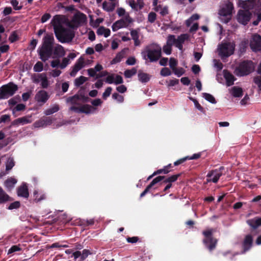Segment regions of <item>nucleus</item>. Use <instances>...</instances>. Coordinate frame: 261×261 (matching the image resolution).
<instances>
[{"instance_id": "393cba45", "label": "nucleus", "mask_w": 261, "mask_h": 261, "mask_svg": "<svg viewBox=\"0 0 261 261\" xmlns=\"http://www.w3.org/2000/svg\"><path fill=\"white\" fill-rule=\"evenodd\" d=\"M230 93L234 97H240L243 96V89L242 88L234 86L229 90Z\"/></svg>"}, {"instance_id": "603ef678", "label": "nucleus", "mask_w": 261, "mask_h": 261, "mask_svg": "<svg viewBox=\"0 0 261 261\" xmlns=\"http://www.w3.org/2000/svg\"><path fill=\"white\" fill-rule=\"evenodd\" d=\"M156 18V15L154 12H150L149 13L148 15V20L150 23H153L154 22Z\"/></svg>"}, {"instance_id": "58836bf2", "label": "nucleus", "mask_w": 261, "mask_h": 261, "mask_svg": "<svg viewBox=\"0 0 261 261\" xmlns=\"http://www.w3.org/2000/svg\"><path fill=\"white\" fill-rule=\"evenodd\" d=\"M88 79L84 76H81L78 78H76L74 81V85L76 87H79L81 85L83 84Z\"/></svg>"}, {"instance_id": "412c9836", "label": "nucleus", "mask_w": 261, "mask_h": 261, "mask_svg": "<svg viewBox=\"0 0 261 261\" xmlns=\"http://www.w3.org/2000/svg\"><path fill=\"white\" fill-rule=\"evenodd\" d=\"M224 77L226 80V84L227 86H230L234 84L236 80L235 77L228 70H224L223 71Z\"/></svg>"}, {"instance_id": "2f4dec72", "label": "nucleus", "mask_w": 261, "mask_h": 261, "mask_svg": "<svg viewBox=\"0 0 261 261\" xmlns=\"http://www.w3.org/2000/svg\"><path fill=\"white\" fill-rule=\"evenodd\" d=\"M95 109L89 105H84L81 107V113L90 114L93 113Z\"/></svg>"}, {"instance_id": "4be33fe9", "label": "nucleus", "mask_w": 261, "mask_h": 261, "mask_svg": "<svg viewBox=\"0 0 261 261\" xmlns=\"http://www.w3.org/2000/svg\"><path fill=\"white\" fill-rule=\"evenodd\" d=\"M46 198V195L42 191L38 190H34L33 192V200L35 202H39L45 199Z\"/></svg>"}, {"instance_id": "b1692460", "label": "nucleus", "mask_w": 261, "mask_h": 261, "mask_svg": "<svg viewBox=\"0 0 261 261\" xmlns=\"http://www.w3.org/2000/svg\"><path fill=\"white\" fill-rule=\"evenodd\" d=\"M129 5L132 9L138 11L142 9L144 7L143 0H137V2L134 0H132L129 2Z\"/></svg>"}, {"instance_id": "c03bdc74", "label": "nucleus", "mask_w": 261, "mask_h": 261, "mask_svg": "<svg viewBox=\"0 0 261 261\" xmlns=\"http://www.w3.org/2000/svg\"><path fill=\"white\" fill-rule=\"evenodd\" d=\"M20 206V202L18 201H16L14 202L11 203L8 206V208L9 210H12L13 209L18 208Z\"/></svg>"}, {"instance_id": "37998d69", "label": "nucleus", "mask_w": 261, "mask_h": 261, "mask_svg": "<svg viewBox=\"0 0 261 261\" xmlns=\"http://www.w3.org/2000/svg\"><path fill=\"white\" fill-rule=\"evenodd\" d=\"M161 75L163 76H169L171 74V72L168 68H163L160 72Z\"/></svg>"}, {"instance_id": "ddd939ff", "label": "nucleus", "mask_w": 261, "mask_h": 261, "mask_svg": "<svg viewBox=\"0 0 261 261\" xmlns=\"http://www.w3.org/2000/svg\"><path fill=\"white\" fill-rule=\"evenodd\" d=\"M253 243V238L252 235L251 234L246 235L242 242V251L241 253L244 254L252 248Z\"/></svg>"}, {"instance_id": "423d86ee", "label": "nucleus", "mask_w": 261, "mask_h": 261, "mask_svg": "<svg viewBox=\"0 0 261 261\" xmlns=\"http://www.w3.org/2000/svg\"><path fill=\"white\" fill-rule=\"evenodd\" d=\"M254 69V65L251 61H244L240 63L235 69V73L238 76L247 75Z\"/></svg>"}, {"instance_id": "e2e57ef3", "label": "nucleus", "mask_w": 261, "mask_h": 261, "mask_svg": "<svg viewBox=\"0 0 261 261\" xmlns=\"http://www.w3.org/2000/svg\"><path fill=\"white\" fill-rule=\"evenodd\" d=\"M115 74H112L111 75H109L106 79V82L109 84H112L114 83V80H115Z\"/></svg>"}, {"instance_id": "39448f33", "label": "nucleus", "mask_w": 261, "mask_h": 261, "mask_svg": "<svg viewBox=\"0 0 261 261\" xmlns=\"http://www.w3.org/2000/svg\"><path fill=\"white\" fill-rule=\"evenodd\" d=\"M214 232V230L212 228L202 231V234L204 237L202 242L210 252L216 248L218 242L217 239L213 236Z\"/></svg>"}, {"instance_id": "c9c22d12", "label": "nucleus", "mask_w": 261, "mask_h": 261, "mask_svg": "<svg viewBox=\"0 0 261 261\" xmlns=\"http://www.w3.org/2000/svg\"><path fill=\"white\" fill-rule=\"evenodd\" d=\"M59 110V106L58 105H55L51 108L46 110L44 113L46 115H50Z\"/></svg>"}, {"instance_id": "5701e85b", "label": "nucleus", "mask_w": 261, "mask_h": 261, "mask_svg": "<svg viewBox=\"0 0 261 261\" xmlns=\"http://www.w3.org/2000/svg\"><path fill=\"white\" fill-rule=\"evenodd\" d=\"M17 182V180L16 179L11 177L5 181L4 185L7 190L8 191H10L12 189H13Z\"/></svg>"}, {"instance_id": "09e8293b", "label": "nucleus", "mask_w": 261, "mask_h": 261, "mask_svg": "<svg viewBox=\"0 0 261 261\" xmlns=\"http://www.w3.org/2000/svg\"><path fill=\"white\" fill-rule=\"evenodd\" d=\"M177 65V61L173 58H171L169 60V66L172 70H173L174 69L176 68Z\"/></svg>"}, {"instance_id": "20e7f679", "label": "nucleus", "mask_w": 261, "mask_h": 261, "mask_svg": "<svg viewBox=\"0 0 261 261\" xmlns=\"http://www.w3.org/2000/svg\"><path fill=\"white\" fill-rule=\"evenodd\" d=\"M233 6L232 3L229 1L224 2L220 7L219 14L222 22L227 23L231 19Z\"/></svg>"}, {"instance_id": "c85d7f7f", "label": "nucleus", "mask_w": 261, "mask_h": 261, "mask_svg": "<svg viewBox=\"0 0 261 261\" xmlns=\"http://www.w3.org/2000/svg\"><path fill=\"white\" fill-rule=\"evenodd\" d=\"M181 173H179L177 174L173 175L172 176H170L168 177H166L165 176V178H164L160 183V185L161 186L164 184H166L167 182H173L176 181L178 179V178L180 176Z\"/></svg>"}, {"instance_id": "052dcab7", "label": "nucleus", "mask_w": 261, "mask_h": 261, "mask_svg": "<svg viewBox=\"0 0 261 261\" xmlns=\"http://www.w3.org/2000/svg\"><path fill=\"white\" fill-rule=\"evenodd\" d=\"M10 121V116L9 115H3L0 117V123Z\"/></svg>"}, {"instance_id": "3c124183", "label": "nucleus", "mask_w": 261, "mask_h": 261, "mask_svg": "<svg viewBox=\"0 0 261 261\" xmlns=\"http://www.w3.org/2000/svg\"><path fill=\"white\" fill-rule=\"evenodd\" d=\"M21 250V248L17 245H13L8 250V254H11Z\"/></svg>"}, {"instance_id": "bf43d9fd", "label": "nucleus", "mask_w": 261, "mask_h": 261, "mask_svg": "<svg viewBox=\"0 0 261 261\" xmlns=\"http://www.w3.org/2000/svg\"><path fill=\"white\" fill-rule=\"evenodd\" d=\"M214 66L217 68L218 70L220 71L223 68V65L221 62L217 61V60H214Z\"/></svg>"}, {"instance_id": "f8f14e48", "label": "nucleus", "mask_w": 261, "mask_h": 261, "mask_svg": "<svg viewBox=\"0 0 261 261\" xmlns=\"http://www.w3.org/2000/svg\"><path fill=\"white\" fill-rule=\"evenodd\" d=\"M251 13L248 10H240L237 14V20L239 22L246 25L249 21Z\"/></svg>"}, {"instance_id": "6e6d98bb", "label": "nucleus", "mask_w": 261, "mask_h": 261, "mask_svg": "<svg viewBox=\"0 0 261 261\" xmlns=\"http://www.w3.org/2000/svg\"><path fill=\"white\" fill-rule=\"evenodd\" d=\"M69 63V59L67 58H64L62 60L61 64L60 65V67L61 69L65 68L67 65Z\"/></svg>"}, {"instance_id": "9d476101", "label": "nucleus", "mask_w": 261, "mask_h": 261, "mask_svg": "<svg viewBox=\"0 0 261 261\" xmlns=\"http://www.w3.org/2000/svg\"><path fill=\"white\" fill-rule=\"evenodd\" d=\"M132 22V18L129 16L128 14H126L124 18L116 21L113 24L112 27V30L115 32L121 28H126Z\"/></svg>"}, {"instance_id": "4468645a", "label": "nucleus", "mask_w": 261, "mask_h": 261, "mask_svg": "<svg viewBox=\"0 0 261 261\" xmlns=\"http://www.w3.org/2000/svg\"><path fill=\"white\" fill-rule=\"evenodd\" d=\"M250 46L253 51L261 50V36L258 34L253 35L250 40Z\"/></svg>"}, {"instance_id": "338daca9", "label": "nucleus", "mask_w": 261, "mask_h": 261, "mask_svg": "<svg viewBox=\"0 0 261 261\" xmlns=\"http://www.w3.org/2000/svg\"><path fill=\"white\" fill-rule=\"evenodd\" d=\"M11 4L13 6V7H14L15 10H20L22 8L21 6H18L19 3L17 0H12L11 1Z\"/></svg>"}, {"instance_id": "c756f323", "label": "nucleus", "mask_w": 261, "mask_h": 261, "mask_svg": "<svg viewBox=\"0 0 261 261\" xmlns=\"http://www.w3.org/2000/svg\"><path fill=\"white\" fill-rule=\"evenodd\" d=\"M116 7V3L114 2L108 3L104 2L102 4L103 9L107 11H113Z\"/></svg>"}, {"instance_id": "aec40b11", "label": "nucleus", "mask_w": 261, "mask_h": 261, "mask_svg": "<svg viewBox=\"0 0 261 261\" xmlns=\"http://www.w3.org/2000/svg\"><path fill=\"white\" fill-rule=\"evenodd\" d=\"M31 116H24L20 118H18L15 120H14L12 122V125H24L28 123H30L32 122V120L31 119Z\"/></svg>"}, {"instance_id": "a211bd4d", "label": "nucleus", "mask_w": 261, "mask_h": 261, "mask_svg": "<svg viewBox=\"0 0 261 261\" xmlns=\"http://www.w3.org/2000/svg\"><path fill=\"white\" fill-rule=\"evenodd\" d=\"M49 96L47 92L44 90H40L35 95V99L38 102L45 103Z\"/></svg>"}, {"instance_id": "e433bc0d", "label": "nucleus", "mask_w": 261, "mask_h": 261, "mask_svg": "<svg viewBox=\"0 0 261 261\" xmlns=\"http://www.w3.org/2000/svg\"><path fill=\"white\" fill-rule=\"evenodd\" d=\"M137 69L133 68L131 69H127L124 72V75L126 78H130L137 73Z\"/></svg>"}, {"instance_id": "f704fd0d", "label": "nucleus", "mask_w": 261, "mask_h": 261, "mask_svg": "<svg viewBox=\"0 0 261 261\" xmlns=\"http://www.w3.org/2000/svg\"><path fill=\"white\" fill-rule=\"evenodd\" d=\"M248 41L247 40L244 39V40H242L239 44V51L241 54L244 53L246 50V49L248 47Z\"/></svg>"}, {"instance_id": "680f3d73", "label": "nucleus", "mask_w": 261, "mask_h": 261, "mask_svg": "<svg viewBox=\"0 0 261 261\" xmlns=\"http://www.w3.org/2000/svg\"><path fill=\"white\" fill-rule=\"evenodd\" d=\"M126 240L128 243L134 244L139 241V238L138 237H127Z\"/></svg>"}, {"instance_id": "f03ea898", "label": "nucleus", "mask_w": 261, "mask_h": 261, "mask_svg": "<svg viewBox=\"0 0 261 261\" xmlns=\"http://www.w3.org/2000/svg\"><path fill=\"white\" fill-rule=\"evenodd\" d=\"M51 24L57 38L61 43L70 42L74 37V33L71 30L72 28H66L61 24L60 15L55 16L51 20Z\"/></svg>"}, {"instance_id": "bb28decb", "label": "nucleus", "mask_w": 261, "mask_h": 261, "mask_svg": "<svg viewBox=\"0 0 261 261\" xmlns=\"http://www.w3.org/2000/svg\"><path fill=\"white\" fill-rule=\"evenodd\" d=\"M130 35L132 39L134 41V45L136 46H140L141 41H140L139 31L137 30L132 29L130 31Z\"/></svg>"}, {"instance_id": "473e14b6", "label": "nucleus", "mask_w": 261, "mask_h": 261, "mask_svg": "<svg viewBox=\"0 0 261 261\" xmlns=\"http://www.w3.org/2000/svg\"><path fill=\"white\" fill-rule=\"evenodd\" d=\"M40 77H41V86L43 88H47L49 85V82L47 77L45 73L40 74Z\"/></svg>"}, {"instance_id": "0e129e2a", "label": "nucleus", "mask_w": 261, "mask_h": 261, "mask_svg": "<svg viewBox=\"0 0 261 261\" xmlns=\"http://www.w3.org/2000/svg\"><path fill=\"white\" fill-rule=\"evenodd\" d=\"M188 160V156H185L184 158H181L179 160H178L177 161H175L174 163V166H178L180 164H182L183 163H184L185 162H186V161Z\"/></svg>"}, {"instance_id": "6ab92c4d", "label": "nucleus", "mask_w": 261, "mask_h": 261, "mask_svg": "<svg viewBox=\"0 0 261 261\" xmlns=\"http://www.w3.org/2000/svg\"><path fill=\"white\" fill-rule=\"evenodd\" d=\"M246 223L252 229H256L261 226V217H256L253 219H248L246 221Z\"/></svg>"}, {"instance_id": "72a5a7b5", "label": "nucleus", "mask_w": 261, "mask_h": 261, "mask_svg": "<svg viewBox=\"0 0 261 261\" xmlns=\"http://www.w3.org/2000/svg\"><path fill=\"white\" fill-rule=\"evenodd\" d=\"M139 80L142 83H146L149 80V76L148 74L143 72L141 71H139L138 73Z\"/></svg>"}, {"instance_id": "49530a36", "label": "nucleus", "mask_w": 261, "mask_h": 261, "mask_svg": "<svg viewBox=\"0 0 261 261\" xmlns=\"http://www.w3.org/2000/svg\"><path fill=\"white\" fill-rule=\"evenodd\" d=\"M91 252L88 249H84L82 251L81 260L84 261L89 255L91 254Z\"/></svg>"}, {"instance_id": "a878e982", "label": "nucleus", "mask_w": 261, "mask_h": 261, "mask_svg": "<svg viewBox=\"0 0 261 261\" xmlns=\"http://www.w3.org/2000/svg\"><path fill=\"white\" fill-rule=\"evenodd\" d=\"M11 200V198L0 187V204H4Z\"/></svg>"}, {"instance_id": "0eeeda50", "label": "nucleus", "mask_w": 261, "mask_h": 261, "mask_svg": "<svg viewBox=\"0 0 261 261\" xmlns=\"http://www.w3.org/2000/svg\"><path fill=\"white\" fill-rule=\"evenodd\" d=\"M235 44L231 42H225L219 45L218 48V54L221 58H227L234 53Z\"/></svg>"}, {"instance_id": "dca6fc26", "label": "nucleus", "mask_w": 261, "mask_h": 261, "mask_svg": "<svg viewBox=\"0 0 261 261\" xmlns=\"http://www.w3.org/2000/svg\"><path fill=\"white\" fill-rule=\"evenodd\" d=\"M85 66L84 58H80L75 65L73 66L71 71L70 73L71 76H75L76 73Z\"/></svg>"}, {"instance_id": "4c0bfd02", "label": "nucleus", "mask_w": 261, "mask_h": 261, "mask_svg": "<svg viewBox=\"0 0 261 261\" xmlns=\"http://www.w3.org/2000/svg\"><path fill=\"white\" fill-rule=\"evenodd\" d=\"M15 165V162L12 158H9L6 164V170L8 171L12 169Z\"/></svg>"}, {"instance_id": "2eb2a0df", "label": "nucleus", "mask_w": 261, "mask_h": 261, "mask_svg": "<svg viewBox=\"0 0 261 261\" xmlns=\"http://www.w3.org/2000/svg\"><path fill=\"white\" fill-rule=\"evenodd\" d=\"M164 178H165V176L161 175L158 176L154 178L152 181L146 187L144 191L141 193L140 198L144 197L149 192L151 188H152L156 184L161 182Z\"/></svg>"}, {"instance_id": "8fccbe9b", "label": "nucleus", "mask_w": 261, "mask_h": 261, "mask_svg": "<svg viewBox=\"0 0 261 261\" xmlns=\"http://www.w3.org/2000/svg\"><path fill=\"white\" fill-rule=\"evenodd\" d=\"M175 74L177 75L178 76H180L185 73V70L182 68H175L172 70Z\"/></svg>"}, {"instance_id": "4d7b16f0", "label": "nucleus", "mask_w": 261, "mask_h": 261, "mask_svg": "<svg viewBox=\"0 0 261 261\" xmlns=\"http://www.w3.org/2000/svg\"><path fill=\"white\" fill-rule=\"evenodd\" d=\"M80 99L79 96L75 95L73 96L69 97L68 99V101H70L72 104H76L77 101Z\"/></svg>"}, {"instance_id": "7c9ffc66", "label": "nucleus", "mask_w": 261, "mask_h": 261, "mask_svg": "<svg viewBox=\"0 0 261 261\" xmlns=\"http://www.w3.org/2000/svg\"><path fill=\"white\" fill-rule=\"evenodd\" d=\"M97 34L98 35H103L105 37H108L110 35V30L104 27H100L98 29Z\"/></svg>"}, {"instance_id": "f3484780", "label": "nucleus", "mask_w": 261, "mask_h": 261, "mask_svg": "<svg viewBox=\"0 0 261 261\" xmlns=\"http://www.w3.org/2000/svg\"><path fill=\"white\" fill-rule=\"evenodd\" d=\"M17 195L24 198H28L29 196V192L28 186L26 184H23L18 187L17 189Z\"/></svg>"}, {"instance_id": "ea45409f", "label": "nucleus", "mask_w": 261, "mask_h": 261, "mask_svg": "<svg viewBox=\"0 0 261 261\" xmlns=\"http://www.w3.org/2000/svg\"><path fill=\"white\" fill-rule=\"evenodd\" d=\"M203 97L206 99L207 100V101H208L209 102L212 103H216V99L215 98H214V97L210 94H208V93H203Z\"/></svg>"}, {"instance_id": "864d4df0", "label": "nucleus", "mask_w": 261, "mask_h": 261, "mask_svg": "<svg viewBox=\"0 0 261 261\" xmlns=\"http://www.w3.org/2000/svg\"><path fill=\"white\" fill-rule=\"evenodd\" d=\"M68 247L67 245H61L59 242H56L52 244L50 246L48 247V248H67Z\"/></svg>"}, {"instance_id": "69168bd1", "label": "nucleus", "mask_w": 261, "mask_h": 261, "mask_svg": "<svg viewBox=\"0 0 261 261\" xmlns=\"http://www.w3.org/2000/svg\"><path fill=\"white\" fill-rule=\"evenodd\" d=\"M123 82V79L121 76L116 75L115 77L114 83L116 85L122 84Z\"/></svg>"}, {"instance_id": "f257e3e1", "label": "nucleus", "mask_w": 261, "mask_h": 261, "mask_svg": "<svg viewBox=\"0 0 261 261\" xmlns=\"http://www.w3.org/2000/svg\"><path fill=\"white\" fill-rule=\"evenodd\" d=\"M54 38L53 34H46L43 39L41 47L38 50L40 59L45 62L51 56L53 51L56 57H61L65 55V51L62 46L57 44L53 48Z\"/></svg>"}, {"instance_id": "1a4fd4ad", "label": "nucleus", "mask_w": 261, "mask_h": 261, "mask_svg": "<svg viewBox=\"0 0 261 261\" xmlns=\"http://www.w3.org/2000/svg\"><path fill=\"white\" fill-rule=\"evenodd\" d=\"M86 20V15L79 11L73 15L71 21L67 22L66 24L69 28L74 29L84 23Z\"/></svg>"}, {"instance_id": "7ed1b4c3", "label": "nucleus", "mask_w": 261, "mask_h": 261, "mask_svg": "<svg viewBox=\"0 0 261 261\" xmlns=\"http://www.w3.org/2000/svg\"><path fill=\"white\" fill-rule=\"evenodd\" d=\"M141 55L145 60L149 59L150 62H156L161 57V47L156 43L151 44L145 47Z\"/></svg>"}, {"instance_id": "774afa93", "label": "nucleus", "mask_w": 261, "mask_h": 261, "mask_svg": "<svg viewBox=\"0 0 261 261\" xmlns=\"http://www.w3.org/2000/svg\"><path fill=\"white\" fill-rule=\"evenodd\" d=\"M253 81L258 86L259 90L261 91V77H255L253 79Z\"/></svg>"}, {"instance_id": "a18cd8bd", "label": "nucleus", "mask_w": 261, "mask_h": 261, "mask_svg": "<svg viewBox=\"0 0 261 261\" xmlns=\"http://www.w3.org/2000/svg\"><path fill=\"white\" fill-rule=\"evenodd\" d=\"M112 98L117 100L119 102H122L124 101L123 96L117 93H114L112 95Z\"/></svg>"}, {"instance_id": "79ce46f5", "label": "nucleus", "mask_w": 261, "mask_h": 261, "mask_svg": "<svg viewBox=\"0 0 261 261\" xmlns=\"http://www.w3.org/2000/svg\"><path fill=\"white\" fill-rule=\"evenodd\" d=\"M176 41V39L175 38V36L170 35L168 36L166 43L172 46L173 44H175Z\"/></svg>"}, {"instance_id": "cd10ccee", "label": "nucleus", "mask_w": 261, "mask_h": 261, "mask_svg": "<svg viewBox=\"0 0 261 261\" xmlns=\"http://www.w3.org/2000/svg\"><path fill=\"white\" fill-rule=\"evenodd\" d=\"M187 38L188 35L187 34H182L179 36L176 39L175 44V46L181 50L182 49V44Z\"/></svg>"}, {"instance_id": "9b49d317", "label": "nucleus", "mask_w": 261, "mask_h": 261, "mask_svg": "<svg viewBox=\"0 0 261 261\" xmlns=\"http://www.w3.org/2000/svg\"><path fill=\"white\" fill-rule=\"evenodd\" d=\"M224 170V167L221 166L218 169L210 171L207 174V177L208 178L207 179V181H212L214 183H217L220 177L222 175V172Z\"/></svg>"}, {"instance_id": "a19ab883", "label": "nucleus", "mask_w": 261, "mask_h": 261, "mask_svg": "<svg viewBox=\"0 0 261 261\" xmlns=\"http://www.w3.org/2000/svg\"><path fill=\"white\" fill-rule=\"evenodd\" d=\"M43 68V63L40 61L37 62L34 65L33 69L35 72H41Z\"/></svg>"}, {"instance_id": "6e6552de", "label": "nucleus", "mask_w": 261, "mask_h": 261, "mask_svg": "<svg viewBox=\"0 0 261 261\" xmlns=\"http://www.w3.org/2000/svg\"><path fill=\"white\" fill-rule=\"evenodd\" d=\"M18 90V87L13 83H9L0 88V99H7L12 96Z\"/></svg>"}, {"instance_id": "5fc2aeb1", "label": "nucleus", "mask_w": 261, "mask_h": 261, "mask_svg": "<svg viewBox=\"0 0 261 261\" xmlns=\"http://www.w3.org/2000/svg\"><path fill=\"white\" fill-rule=\"evenodd\" d=\"M112 90V88L111 87H108L102 94L103 98L106 99L108 97H109L111 93Z\"/></svg>"}, {"instance_id": "de8ad7c7", "label": "nucleus", "mask_w": 261, "mask_h": 261, "mask_svg": "<svg viewBox=\"0 0 261 261\" xmlns=\"http://www.w3.org/2000/svg\"><path fill=\"white\" fill-rule=\"evenodd\" d=\"M163 51L167 55H170L172 51V45L168 44L165 45L163 47Z\"/></svg>"}, {"instance_id": "13d9d810", "label": "nucleus", "mask_w": 261, "mask_h": 261, "mask_svg": "<svg viewBox=\"0 0 261 261\" xmlns=\"http://www.w3.org/2000/svg\"><path fill=\"white\" fill-rule=\"evenodd\" d=\"M170 170H168L165 168H163V169H158L156 171H154V175H158V174H162V173H164V174H167L169 172Z\"/></svg>"}]
</instances>
